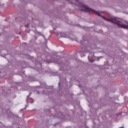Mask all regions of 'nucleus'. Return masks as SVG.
Segmentation results:
<instances>
[{
	"label": "nucleus",
	"instance_id": "1",
	"mask_svg": "<svg viewBox=\"0 0 128 128\" xmlns=\"http://www.w3.org/2000/svg\"><path fill=\"white\" fill-rule=\"evenodd\" d=\"M88 60H90V62H93L94 60H92L90 59V56L88 57Z\"/></svg>",
	"mask_w": 128,
	"mask_h": 128
},
{
	"label": "nucleus",
	"instance_id": "2",
	"mask_svg": "<svg viewBox=\"0 0 128 128\" xmlns=\"http://www.w3.org/2000/svg\"><path fill=\"white\" fill-rule=\"evenodd\" d=\"M74 2H78V1L76 0H74Z\"/></svg>",
	"mask_w": 128,
	"mask_h": 128
},
{
	"label": "nucleus",
	"instance_id": "3",
	"mask_svg": "<svg viewBox=\"0 0 128 128\" xmlns=\"http://www.w3.org/2000/svg\"><path fill=\"white\" fill-rule=\"evenodd\" d=\"M69 2H70V0H69Z\"/></svg>",
	"mask_w": 128,
	"mask_h": 128
},
{
	"label": "nucleus",
	"instance_id": "4",
	"mask_svg": "<svg viewBox=\"0 0 128 128\" xmlns=\"http://www.w3.org/2000/svg\"><path fill=\"white\" fill-rule=\"evenodd\" d=\"M69 2H70V0H69Z\"/></svg>",
	"mask_w": 128,
	"mask_h": 128
}]
</instances>
